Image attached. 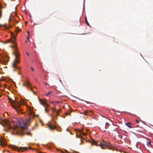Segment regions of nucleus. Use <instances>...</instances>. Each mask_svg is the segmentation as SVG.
I'll list each match as a JSON object with an SVG mask.
<instances>
[{
    "label": "nucleus",
    "mask_w": 153,
    "mask_h": 153,
    "mask_svg": "<svg viewBox=\"0 0 153 153\" xmlns=\"http://www.w3.org/2000/svg\"><path fill=\"white\" fill-rule=\"evenodd\" d=\"M2 125L6 131L8 130L13 129L16 131L17 134H19L21 135H23L25 133H26L27 135H30V133L27 132L28 125H19V126H15L13 128L10 126V125Z\"/></svg>",
    "instance_id": "1"
},
{
    "label": "nucleus",
    "mask_w": 153,
    "mask_h": 153,
    "mask_svg": "<svg viewBox=\"0 0 153 153\" xmlns=\"http://www.w3.org/2000/svg\"><path fill=\"white\" fill-rule=\"evenodd\" d=\"M18 124H20V125L21 124V123L20 121H19V123Z\"/></svg>",
    "instance_id": "33"
},
{
    "label": "nucleus",
    "mask_w": 153,
    "mask_h": 153,
    "mask_svg": "<svg viewBox=\"0 0 153 153\" xmlns=\"http://www.w3.org/2000/svg\"><path fill=\"white\" fill-rule=\"evenodd\" d=\"M27 40H28V41H29V37L28 36H27Z\"/></svg>",
    "instance_id": "31"
},
{
    "label": "nucleus",
    "mask_w": 153,
    "mask_h": 153,
    "mask_svg": "<svg viewBox=\"0 0 153 153\" xmlns=\"http://www.w3.org/2000/svg\"><path fill=\"white\" fill-rule=\"evenodd\" d=\"M82 134L84 136H86V134L84 132H82Z\"/></svg>",
    "instance_id": "26"
},
{
    "label": "nucleus",
    "mask_w": 153,
    "mask_h": 153,
    "mask_svg": "<svg viewBox=\"0 0 153 153\" xmlns=\"http://www.w3.org/2000/svg\"><path fill=\"white\" fill-rule=\"evenodd\" d=\"M83 114L85 116L88 115V112L87 111H85L83 113Z\"/></svg>",
    "instance_id": "18"
},
{
    "label": "nucleus",
    "mask_w": 153,
    "mask_h": 153,
    "mask_svg": "<svg viewBox=\"0 0 153 153\" xmlns=\"http://www.w3.org/2000/svg\"><path fill=\"white\" fill-rule=\"evenodd\" d=\"M152 126H153V125H151Z\"/></svg>",
    "instance_id": "44"
},
{
    "label": "nucleus",
    "mask_w": 153,
    "mask_h": 153,
    "mask_svg": "<svg viewBox=\"0 0 153 153\" xmlns=\"http://www.w3.org/2000/svg\"><path fill=\"white\" fill-rule=\"evenodd\" d=\"M10 17H11V16H10V18L9 19V21H10Z\"/></svg>",
    "instance_id": "39"
},
{
    "label": "nucleus",
    "mask_w": 153,
    "mask_h": 153,
    "mask_svg": "<svg viewBox=\"0 0 153 153\" xmlns=\"http://www.w3.org/2000/svg\"><path fill=\"white\" fill-rule=\"evenodd\" d=\"M27 55H29V54H28V52H27Z\"/></svg>",
    "instance_id": "38"
},
{
    "label": "nucleus",
    "mask_w": 153,
    "mask_h": 153,
    "mask_svg": "<svg viewBox=\"0 0 153 153\" xmlns=\"http://www.w3.org/2000/svg\"><path fill=\"white\" fill-rule=\"evenodd\" d=\"M22 85L23 86H25L30 88L31 91L33 92V93H34L32 89L31 84L28 81H26L25 82V83L23 82L22 83Z\"/></svg>",
    "instance_id": "7"
},
{
    "label": "nucleus",
    "mask_w": 153,
    "mask_h": 153,
    "mask_svg": "<svg viewBox=\"0 0 153 153\" xmlns=\"http://www.w3.org/2000/svg\"><path fill=\"white\" fill-rule=\"evenodd\" d=\"M92 144L93 145H97V144L96 143L94 142V141H93V142H92Z\"/></svg>",
    "instance_id": "22"
},
{
    "label": "nucleus",
    "mask_w": 153,
    "mask_h": 153,
    "mask_svg": "<svg viewBox=\"0 0 153 153\" xmlns=\"http://www.w3.org/2000/svg\"><path fill=\"white\" fill-rule=\"evenodd\" d=\"M52 93H53V91H49L48 93H47V94H46V96H48V95L51 94Z\"/></svg>",
    "instance_id": "19"
},
{
    "label": "nucleus",
    "mask_w": 153,
    "mask_h": 153,
    "mask_svg": "<svg viewBox=\"0 0 153 153\" xmlns=\"http://www.w3.org/2000/svg\"><path fill=\"white\" fill-rule=\"evenodd\" d=\"M77 131H78V132H81V130H80V129H78V130H77Z\"/></svg>",
    "instance_id": "32"
},
{
    "label": "nucleus",
    "mask_w": 153,
    "mask_h": 153,
    "mask_svg": "<svg viewBox=\"0 0 153 153\" xmlns=\"http://www.w3.org/2000/svg\"><path fill=\"white\" fill-rule=\"evenodd\" d=\"M27 33H28V34L29 35V34H30V32L29 31H28Z\"/></svg>",
    "instance_id": "35"
},
{
    "label": "nucleus",
    "mask_w": 153,
    "mask_h": 153,
    "mask_svg": "<svg viewBox=\"0 0 153 153\" xmlns=\"http://www.w3.org/2000/svg\"><path fill=\"white\" fill-rule=\"evenodd\" d=\"M56 102V103H59V102H58V101H56V102Z\"/></svg>",
    "instance_id": "36"
},
{
    "label": "nucleus",
    "mask_w": 153,
    "mask_h": 153,
    "mask_svg": "<svg viewBox=\"0 0 153 153\" xmlns=\"http://www.w3.org/2000/svg\"><path fill=\"white\" fill-rule=\"evenodd\" d=\"M39 101L40 103L45 107V111L46 112H48V110L46 108V107L49 106V105L47 104L45 100L39 99Z\"/></svg>",
    "instance_id": "6"
},
{
    "label": "nucleus",
    "mask_w": 153,
    "mask_h": 153,
    "mask_svg": "<svg viewBox=\"0 0 153 153\" xmlns=\"http://www.w3.org/2000/svg\"><path fill=\"white\" fill-rule=\"evenodd\" d=\"M31 69L33 71H34V69H33V68H31Z\"/></svg>",
    "instance_id": "34"
},
{
    "label": "nucleus",
    "mask_w": 153,
    "mask_h": 153,
    "mask_svg": "<svg viewBox=\"0 0 153 153\" xmlns=\"http://www.w3.org/2000/svg\"><path fill=\"white\" fill-rule=\"evenodd\" d=\"M13 37L14 40H15L16 39V36H15L13 34Z\"/></svg>",
    "instance_id": "23"
},
{
    "label": "nucleus",
    "mask_w": 153,
    "mask_h": 153,
    "mask_svg": "<svg viewBox=\"0 0 153 153\" xmlns=\"http://www.w3.org/2000/svg\"><path fill=\"white\" fill-rule=\"evenodd\" d=\"M9 120L7 119L4 120L0 118V124L4 123V124H9Z\"/></svg>",
    "instance_id": "8"
},
{
    "label": "nucleus",
    "mask_w": 153,
    "mask_h": 153,
    "mask_svg": "<svg viewBox=\"0 0 153 153\" xmlns=\"http://www.w3.org/2000/svg\"><path fill=\"white\" fill-rule=\"evenodd\" d=\"M10 147L13 149L16 150H17L18 152L19 151H22L24 152V151L27 150L28 149H31V148L30 147H18V146H15V145H12L10 146Z\"/></svg>",
    "instance_id": "4"
},
{
    "label": "nucleus",
    "mask_w": 153,
    "mask_h": 153,
    "mask_svg": "<svg viewBox=\"0 0 153 153\" xmlns=\"http://www.w3.org/2000/svg\"><path fill=\"white\" fill-rule=\"evenodd\" d=\"M52 110L53 112L55 111V109L53 108H52Z\"/></svg>",
    "instance_id": "29"
},
{
    "label": "nucleus",
    "mask_w": 153,
    "mask_h": 153,
    "mask_svg": "<svg viewBox=\"0 0 153 153\" xmlns=\"http://www.w3.org/2000/svg\"><path fill=\"white\" fill-rule=\"evenodd\" d=\"M109 125H105V129H106L108 127V126Z\"/></svg>",
    "instance_id": "24"
},
{
    "label": "nucleus",
    "mask_w": 153,
    "mask_h": 153,
    "mask_svg": "<svg viewBox=\"0 0 153 153\" xmlns=\"http://www.w3.org/2000/svg\"><path fill=\"white\" fill-rule=\"evenodd\" d=\"M105 125H101L100 128L102 131H105Z\"/></svg>",
    "instance_id": "11"
},
{
    "label": "nucleus",
    "mask_w": 153,
    "mask_h": 153,
    "mask_svg": "<svg viewBox=\"0 0 153 153\" xmlns=\"http://www.w3.org/2000/svg\"><path fill=\"white\" fill-rule=\"evenodd\" d=\"M125 124H128H128H132V123H130V122H127V123H125Z\"/></svg>",
    "instance_id": "21"
},
{
    "label": "nucleus",
    "mask_w": 153,
    "mask_h": 153,
    "mask_svg": "<svg viewBox=\"0 0 153 153\" xmlns=\"http://www.w3.org/2000/svg\"><path fill=\"white\" fill-rule=\"evenodd\" d=\"M8 61L7 60H2L0 59V62H1L3 64H5V63H7Z\"/></svg>",
    "instance_id": "13"
},
{
    "label": "nucleus",
    "mask_w": 153,
    "mask_h": 153,
    "mask_svg": "<svg viewBox=\"0 0 153 153\" xmlns=\"http://www.w3.org/2000/svg\"><path fill=\"white\" fill-rule=\"evenodd\" d=\"M11 42H13L14 44L13 48L15 51L14 53V55L15 56V59L12 64V67L13 68V71H16L19 70V68L17 66V64L19 62V54L17 51V48L16 46V44L15 43V40L12 41L11 40H9L7 41L6 42L8 43Z\"/></svg>",
    "instance_id": "2"
},
{
    "label": "nucleus",
    "mask_w": 153,
    "mask_h": 153,
    "mask_svg": "<svg viewBox=\"0 0 153 153\" xmlns=\"http://www.w3.org/2000/svg\"><path fill=\"white\" fill-rule=\"evenodd\" d=\"M99 145L101 147H104L109 149H110L111 148L110 143L104 142L103 141L102 142H100Z\"/></svg>",
    "instance_id": "5"
},
{
    "label": "nucleus",
    "mask_w": 153,
    "mask_h": 153,
    "mask_svg": "<svg viewBox=\"0 0 153 153\" xmlns=\"http://www.w3.org/2000/svg\"><path fill=\"white\" fill-rule=\"evenodd\" d=\"M1 145L2 146H5L6 145V143L4 140H1Z\"/></svg>",
    "instance_id": "12"
},
{
    "label": "nucleus",
    "mask_w": 153,
    "mask_h": 153,
    "mask_svg": "<svg viewBox=\"0 0 153 153\" xmlns=\"http://www.w3.org/2000/svg\"><path fill=\"white\" fill-rule=\"evenodd\" d=\"M129 128H134V127H138V125H137V126H131L130 125H126Z\"/></svg>",
    "instance_id": "14"
},
{
    "label": "nucleus",
    "mask_w": 153,
    "mask_h": 153,
    "mask_svg": "<svg viewBox=\"0 0 153 153\" xmlns=\"http://www.w3.org/2000/svg\"><path fill=\"white\" fill-rule=\"evenodd\" d=\"M20 30L18 27H17L16 28L15 31L16 32L17 34L19 32Z\"/></svg>",
    "instance_id": "16"
},
{
    "label": "nucleus",
    "mask_w": 153,
    "mask_h": 153,
    "mask_svg": "<svg viewBox=\"0 0 153 153\" xmlns=\"http://www.w3.org/2000/svg\"><path fill=\"white\" fill-rule=\"evenodd\" d=\"M31 123V119L30 118H28L26 120L25 123H23V124H29Z\"/></svg>",
    "instance_id": "10"
},
{
    "label": "nucleus",
    "mask_w": 153,
    "mask_h": 153,
    "mask_svg": "<svg viewBox=\"0 0 153 153\" xmlns=\"http://www.w3.org/2000/svg\"><path fill=\"white\" fill-rule=\"evenodd\" d=\"M1 15H2V12H1V11H0V18L1 17Z\"/></svg>",
    "instance_id": "25"
},
{
    "label": "nucleus",
    "mask_w": 153,
    "mask_h": 153,
    "mask_svg": "<svg viewBox=\"0 0 153 153\" xmlns=\"http://www.w3.org/2000/svg\"><path fill=\"white\" fill-rule=\"evenodd\" d=\"M40 121L41 122V123L42 124H43V122H42V120H40Z\"/></svg>",
    "instance_id": "30"
},
{
    "label": "nucleus",
    "mask_w": 153,
    "mask_h": 153,
    "mask_svg": "<svg viewBox=\"0 0 153 153\" xmlns=\"http://www.w3.org/2000/svg\"><path fill=\"white\" fill-rule=\"evenodd\" d=\"M76 137H78V136H77V135H76Z\"/></svg>",
    "instance_id": "43"
},
{
    "label": "nucleus",
    "mask_w": 153,
    "mask_h": 153,
    "mask_svg": "<svg viewBox=\"0 0 153 153\" xmlns=\"http://www.w3.org/2000/svg\"><path fill=\"white\" fill-rule=\"evenodd\" d=\"M151 144V141L150 140H148V142H147V145H150Z\"/></svg>",
    "instance_id": "20"
},
{
    "label": "nucleus",
    "mask_w": 153,
    "mask_h": 153,
    "mask_svg": "<svg viewBox=\"0 0 153 153\" xmlns=\"http://www.w3.org/2000/svg\"><path fill=\"white\" fill-rule=\"evenodd\" d=\"M76 153H78V152H76Z\"/></svg>",
    "instance_id": "42"
},
{
    "label": "nucleus",
    "mask_w": 153,
    "mask_h": 153,
    "mask_svg": "<svg viewBox=\"0 0 153 153\" xmlns=\"http://www.w3.org/2000/svg\"><path fill=\"white\" fill-rule=\"evenodd\" d=\"M136 120V121L137 123H139V120Z\"/></svg>",
    "instance_id": "27"
},
{
    "label": "nucleus",
    "mask_w": 153,
    "mask_h": 153,
    "mask_svg": "<svg viewBox=\"0 0 153 153\" xmlns=\"http://www.w3.org/2000/svg\"><path fill=\"white\" fill-rule=\"evenodd\" d=\"M85 22H86V23L88 26H90V25L88 23V22L87 19V18L86 17L85 18Z\"/></svg>",
    "instance_id": "17"
},
{
    "label": "nucleus",
    "mask_w": 153,
    "mask_h": 153,
    "mask_svg": "<svg viewBox=\"0 0 153 153\" xmlns=\"http://www.w3.org/2000/svg\"><path fill=\"white\" fill-rule=\"evenodd\" d=\"M60 111H61L60 109H58L56 111V115L57 116H58L59 115V113L60 112Z\"/></svg>",
    "instance_id": "15"
},
{
    "label": "nucleus",
    "mask_w": 153,
    "mask_h": 153,
    "mask_svg": "<svg viewBox=\"0 0 153 153\" xmlns=\"http://www.w3.org/2000/svg\"><path fill=\"white\" fill-rule=\"evenodd\" d=\"M105 125H106V124H108V123H105Z\"/></svg>",
    "instance_id": "37"
},
{
    "label": "nucleus",
    "mask_w": 153,
    "mask_h": 153,
    "mask_svg": "<svg viewBox=\"0 0 153 153\" xmlns=\"http://www.w3.org/2000/svg\"><path fill=\"white\" fill-rule=\"evenodd\" d=\"M51 130H53L56 128V125H47Z\"/></svg>",
    "instance_id": "9"
},
{
    "label": "nucleus",
    "mask_w": 153,
    "mask_h": 153,
    "mask_svg": "<svg viewBox=\"0 0 153 153\" xmlns=\"http://www.w3.org/2000/svg\"><path fill=\"white\" fill-rule=\"evenodd\" d=\"M1 26H2V25H1L0 24V27Z\"/></svg>",
    "instance_id": "40"
},
{
    "label": "nucleus",
    "mask_w": 153,
    "mask_h": 153,
    "mask_svg": "<svg viewBox=\"0 0 153 153\" xmlns=\"http://www.w3.org/2000/svg\"><path fill=\"white\" fill-rule=\"evenodd\" d=\"M79 21H80V18L79 19Z\"/></svg>",
    "instance_id": "41"
},
{
    "label": "nucleus",
    "mask_w": 153,
    "mask_h": 153,
    "mask_svg": "<svg viewBox=\"0 0 153 153\" xmlns=\"http://www.w3.org/2000/svg\"><path fill=\"white\" fill-rule=\"evenodd\" d=\"M70 114V112H66V115H68L69 114Z\"/></svg>",
    "instance_id": "28"
},
{
    "label": "nucleus",
    "mask_w": 153,
    "mask_h": 153,
    "mask_svg": "<svg viewBox=\"0 0 153 153\" xmlns=\"http://www.w3.org/2000/svg\"><path fill=\"white\" fill-rule=\"evenodd\" d=\"M11 102L13 108L15 109L17 112H19L21 110L20 106L22 103L21 102L16 100H12Z\"/></svg>",
    "instance_id": "3"
}]
</instances>
